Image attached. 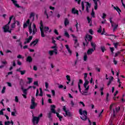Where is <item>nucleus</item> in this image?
<instances>
[{
    "instance_id": "dca6fc26",
    "label": "nucleus",
    "mask_w": 125,
    "mask_h": 125,
    "mask_svg": "<svg viewBox=\"0 0 125 125\" xmlns=\"http://www.w3.org/2000/svg\"><path fill=\"white\" fill-rule=\"evenodd\" d=\"M111 26L113 27V32H115V31H116V30L117 29V28H118V27L119 26V24L112 23Z\"/></svg>"
},
{
    "instance_id": "680f3d73",
    "label": "nucleus",
    "mask_w": 125,
    "mask_h": 125,
    "mask_svg": "<svg viewBox=\"0 0 125 125\" xmlns=\"http://www.w3.org/2000/svg\"><path fill=\"white\" fill-rule=\"evenodd\" d=\"M115 111L116 112H118L120 111V107H116L115 108Z\"/></svg>"
},
{
    "instance_id": "09e8293b",
    "label": "nucleus",
    "mask_w": 125,
    "mask_h": 125,
    "mask_svg": "<svg viewBox=\"0 0 125 125\" xmlns=\"http://www.w3.org/2000/svg\"><path fill=\"white\" fill-rule=\"evenodd\" d=\"M106 16H107L106 14L103 13V16L102 17V18H103V19H105V18H106Z\"/></svg>"
},
{
    "instance_id": "de8ad7c7",
    "label": "nucleus",
    "mask_w": 125,
    "mask_h": 125,
    "mask_svg": "<svg viewBox=\"0 0 125 125\" xmlns=\"http://www.w3.org/2000/svg\"><path fill=\"white\" fill-rule=\"evenodd\" d=\"M15 102H17V103H18L19 100L18 99V97L16 96L15 98Z\"/></svg>"
},
{
    "instance_id": "338daca9",
    "label": "nucleus",
    "mask_w": 125,
    "mask_h": 125,
    "mask_svg": "<svg viewBox=\"0 0 125 125\" xmlns=\"http://www.w3.org/2000/svg\"><path fill=\"white\" fill-rule=\"evenodd\" d=\"M42 113H41L40 115L38 116L39 119L40 120V118H42Z\"/></svg>"
},
{
    "instance_id": "f8f14e48",
    "label": "nucleus",
    "mask_w": 125,
    "mask_h": 125,
    "mask_svg": "<svg viewBox=\"0 0 125 125\" xmlns=\"http://www.w3.org/2000/svg\"><path fill=\"white\" fill-rule=\"evenodd\" d=\"M94 49L92 48H89L87 51V55H91L92 54L93 52H94Z\"/></svg>"
},
{
    "instance_id": "4d7b16f0",
    "label": "nucleus",
    "mask_w": 125,
    "mask_h": 125,
    "mask_svg": "<svg viewBox=\"0 0 125 125\" xmlns=\"http://www.w3.org/2000/svg\"><path fill=\"white\" fill-rule=\"evenodd\" d=\"M39 89H37V90H36V97H38L39 96Z\"/></svg>"
},
{
    "instance_id": "f03ea898",
    "label": "nucleus",
    "mask_w": 125,
    "mask_h": 125,
    "mask_svg": "<svg viewBox=\"0 0 125 125\" xmlns=\"http://www.w3.org/2000/svg\"><path fill=\"white\" fill-rule=\"evenodd\" d=\"M79 114L81 116L83 115V116L81 117V119L83 120V121H86L87 119V112L86 110L83 111V109L82 108H80L79 109Z\"/></svg>"
},
{
    "instance_id": "864d4df0",
    "label": "nucleus",
    "mask_w": 125,
    "mask_h": 125,
    "mask_svg": "<svg viewBox=\"0 0 125 125\" xmlns=\"http://www.w3.org/2000/svg\"><path fill=\"white\" fill-rule=\"evenodd\" d=\"M25 73H26V70H22V71H21V74L22 75L25 74Z\"/></svg>"
},
{
    "instance_id": "9b49d317",
    "label": "nucleus",
    "mask_w": 125,
    "mask_h": 125,
    "mask_svg": "<svg viewBox=\"0 0 125 125\" xmlns=\"http://www.w3.org/2000/svg\"><path fill=\"white\" fill-rule=\"evenodd\" d=\"M84 3H86V11L88 13L89 12V10H88V8H90L91 5L89 4V2H84Z\"/></svg>"
},
{
    "instance_id": "3c124183",
    "label": "nucleus",
    "mask_w": 125,
    "mask_h": 125,
    "mask_svg": "<svg viewBox=\"0 0 125 125\" xmlns=\"http://www.w3.org/2000/svg\"><path fill=\"white\" fill-rule=\"evenodd\" d=\"M51 93L52 94L53 96H55V91L54 90H52Z\"/></svg>"
},
{
    "instance_id": "bf43d9fd",
    "label": "nucleus",
    "mask_w": 125,
    "mask_h": 125,
    "mask_svg": "<svg viewBox=\"0 0 125 125\" xmlns=\"http://www.w3.org/2000/svg\"><path fill=\"white\" fill-rule=\"evenodd\" d=\"M12 65H13V67H15V66H16V63H15V61H14L12 62Z\"/></svg>"
},
{
    "instance_id": "ea45409f",
    "label": "nucleus",
    "mask_w": 125,
    "mask_h": 125,
    "mask_svg": "<svg viewBox=\"0 0 125 125\" xmlns=\"http://www.w3.org/2000/svg\"><path fill=\"white\" fill-rule=\"evenodd\" d=\"M98 33H101L102 32V26H100V28L99 29L97 30Z\"/></svg>"
},
{
    "instance_id": "c85d7f7f",
    "label": "nucleus",
    "mask_w": 125,
    "mask_h": 125,
    "mask_svg": "<svg viewBox=\"0 0 125 125\" xmlns=\"http://www.w3.org/2000/svg\"><path fill=\"white\" fill-rule=\"evenodd\" d=\"M73 41H74V43H75V47H78L79 46V43L78 42V40L77 39H74Z\"/></svg>"
},
{
    "instance_id": "6ab92c4d",
    "label": "nucleus",
    "mask_w": 125,
    "mask_h": 125,
    "mask_svg": "<svg viewBox=\"0 0 125 125\" xmlns=\"http://www.w3.org/2000/svg\"><path fill=\"white\" fill-rule=\"evenodd\" d=\"M113 8H114V9L116 10V11H117V12L119 13V15L121 14V12H122V11H121V9H120V8H119V7L113 6Z\"/></svg>"
},
{
    "instance_id": "7ed1b4c3",
    "label": "nucleus",
    "mask_w": 125,
    "mask_h": 125,
    "mask_svg": "<svg viewBox=\"0 0 125 125\" xmlns=\"http://www.w3.org/2000/svg\"><path fill=\"white\" fill-rule=\"evenodd\" d=\"M55 108H56V106L54 105H51V108L50 110L53 114H56L57 117L59 118L60 122L62 121V119H63V117H62L61 115L59 114V113L56 112V110H55Z\"/></svg>"
},
{
    "instance_id": "e2e57ef3",
    "label": "nucleus",
    "mask_w": 125,
    "mask_h": 125,
    "mask_svg": "<svg viewBox=\"0 0 125 125\" xmlns=\"http://www.w3.org/2000/svg\"><path fill=\"white\" fill-rule=\"evenodd\" d=\"M10 124V122H9V121L5 122V125H9Z\"/></svg>"
},
{
    "instance_id": "0e129e2a",
    "label": "nucleus",
    "mask_w": 125,
    "mask_h": 125,
    "mask_svg": "<svg viewBox=\"0 0 125 125\" xmlns=\"http://www.w3.org/2000/svg\"><path fill=\"white\" fill-rule=\"evenodd\" d=\"M95 14L94 13V12H93V10H92V13H91V16H92V17H94V15H95Z\"/></svg>"
},
{
    "instance_id": "423d86ee",
    "label": "nucleus",
    "mask_w": 125,
    "mask_h": 125,
    "mask_svg": "<svg viewBox=\"0 0 125 125\" xmlns=\"http://www.w3.org/2000/svg\"><path fill=\"white\" fill-rule=\"evenodd\" d=\"M40 31L41 32V36L42 38H44L45 35H44V32H43V25L42 24V21H41L40 22Z\"/></svg>"
},
{
    "instance_id": "473e14b6",
    "label": "nucleus",
    "mask_w": 125,
    "mask_h": 125,
    "mask_svg": "<svg viewBox=\"0 0 125 125\" xmlns=\"http://www.w3.org/2000/svg\"><path fill=\"white\" fill-rule=\"evenodd\" d=\"M101 49L102 51V52L104 53L105 51H106V48H105L104 46H101Z\"/></svg>"
},
{
    "instance_id": "0eeeda50",
    "label": "nucleus",
    "mask_w": 125,
    "mask_h": 125,
    "mask_svg": "<svg viewBox=\"0 0 125 125\" xmlns=\"http://www.w3.org/2000/svg\"><path fill=\"white\" fill-rule=\"evenodd\" d=\"M92 36L91 35H89L88 34L86 35L85 39V41L86 42V45H87V44H88V42H89V41H91V40H92Z\"/></svg>"
},
{
    "instance_id": "f3484780",
    "label": "nucleus",
    "mask_w": 125,
    "mask_h": 125,
    "mask_svg": "<svg viewBox=\"0 0 125 125\" xmlns=\"http://www.w3.org/2000/svg\"><path fill=\"white\" fill-rule=\"evenodd\" d=\"M65 47L67 50L68 53H69L70 55H72V50H71V49H70V47H69V45L68 44L65 45Z\"/></svg>"
},
{
    "instance_id": "7c9ffc66",
    "label": "nucleus",
    "mask_w": 125,
    "mask_h": 125,
    "mask_svg": "<svg viewBox=\"0 0 125 125\" xmlns=\"http://www.w3.org/2000/svg\"><path fill=\"white\" fill-rule=\"evenodd\" d=\"M14 111L11 112V115L12 116L15 117L16 116V114H17V111L15 109H14Z\"/></svg>"
},
{
    "instance_id": "774afa93",
    "label": "nucleus",
    "mask_w": 125,
    "mask_h": 125,
    "mask_svg": "<svg viewBox=\"0 0 125 125\" xmlns=\"http://www.w3.org/2000/svg\"><path fill=\"white\" fill-rule=\"evenodd\" d=\"M96 71H97V72H100V68H99V67H96Z\"/></svg>"
},
{
    "instance_id": "39448f33",
    "label": "nucleus",
    "mask_w": 125,
    "mask_h": 125,
    "mask_svg": "<svg viewBox=\"0 0 125 125\" xmlns=\"http://www.w3.org/2000/svg\"><path fill=\"white\" fill-rule=\"evenodd\" d=\"M38 105V104L35 102V98H32L31 99V104L30 105V109L32 110L35 109Z\"/></svg>"
},
{
    "instance_id": "aec40b11",
    "label": "nucleus",
    "mask_w": 125,
    "mask_h": 125,
    "mask_svg": "<svg viewBox=\"0 0 125 125\" xmlns=\"http://www.w3.org/2000/svg\"><path fill=\"white\" fill-rule=\"evenodd\" d=\"M91 46L93 48H92V49H94V50H95V49H96V43L93 42H91Z\"/></svg>"
},
{
    "instance_id": "603ef678",
    "label": "nucleus",
    "mask_w": 125,
    "mask_h": 125,
    "mask_svg": "<svg viewBox=\"0 0 125 125\" xmlns=\"http://www.w3.org/2000/svg\"><path fill=\"white\" fill-rule=\"evenodd\" d=\"M78 88L79 89L80 92H81V93H82L83 92H82V88H81V85L80 84H78Z\"/></svg>"
},
{
    "instance_id": "9d476101",
    "label": "nucleus",
    "mask_w": 125,
    "mask_h": 125,
    "mask_svg": "<svg viewBox=\"0 0 125 125\" xmlns=\"http://www.w3.org/2000/svg\"><path fill=\"white\" fill-rule=\"evenodd\" d=\"M43 31L45 32V33H51V30H49V27H44V28L43 27Z\"/></svg>"
},
{
    "instance_id": "052dcab7",
    "label": "nucleus",
    "mask_w": 125,
    "mask_h": 125,
    "mask_svg": "<svg viewBox=\"0 0 125 125\" xmlns=\"http://www.w3.org/2000/svg\"><path fill=\"white\" fill-rule=\"evenodd\" d=\"M70 104L72 107H74V106L75 105V103H74V102H73V101H71Z\"/></svg>"
},
{
    "instance_id": "69168bd1",
    "label": "nucleus",
    "mask_w": 125,
    "mask_h": 125,
    "mask_svg": "<svg viewBox=\"0 0 125 125\" xmlns=\"http://www.w3.org/2000/svg\"><path fill=\"white\" fill-rule=\"evenodd\" d=\"M17 58H18V59H21V58H22V56L21 55H19L17 56Z\"/></svg>"
},
{
    "instance_id": "49530a36",
    "label": "nucleus",
    "mask_w": 125,
    "mask_h": 125,
    "mask_svg": "<svg viewBox=\"0 0 125 125\" xmlns=\"http://www.w3.org/2000/svg\"><path fill=\"white\" fill-rule=\"evenodd\" d=\"M53 53H54V51H49V54L52 56V55H53Z\"/></svg>"
},
{
    "instance_id": "cd10ccee",
    "label": "nucleus",
    "mask_w": 125,
    "mask_h": 125,
    "mask_svg": "<svg viewBox=\"0 0 125 125\" xmlns=\"http://www.w3.org/2000/svg\"><path fill=\"white\" fill-rule=\"evenodd\" d=\"M85 91H83V92H82V95H84L85 96H87V95H90L91 93H89V94H87V90H84Z\"/></svg>"
},
{
    "instance_id": "2eb2a0df",
    "label": "nucleus",
    "mask_w": 125,
    "mask_h": 125,
    "mask_svg": "<svg viewBox=\"0 0 125 125\" xmlns=\"http://www.w3.org/2000/svg\"><path fill=\"white\" fill-rule=\"evenodd\" d=\"M38 42H39V39H36L30 43V46H32V45L35 46V45H36Z\"/></svg>"
},
{
    "instance_id": "ddd939ff",
    "label": "nucleus",
    "mask_w": 125,
    "mask_h": 125,
    "mask_svg": "<svg viewBox=\"0 0 125 125\" xmlns=\"http://www.w3.org/2000/svg\"><path fill=\"white\" fill-rule=\"evenodd\" d=\"M71 12L72 14H77V15H79V11L76 10V8H73Z\"/></svg>"
},
{
    "instance_id": "13d9d810",
    "label": "nucleus",
    "mask_w": 125,
    "mask_h": 125,
    "mask_svg": "<svg viewBox=\"0 0 125 125\" xmlns=\"http://www.w3.org/2000/svg\"><path fill=\"white\" fill-rule=\"evenodd\" d=\"M109 48H110L112 53H114V47H110Z\"/></svg>"
},
{
    "instance_id": "79ce46f5",
    "label": "nucleus",
    "mask_w": 125,
    "mask_h": 125,
    "mask_svg": "<svg viewBox=\"0 0 125 125\" xmlns=\"http://www.w3.org/2000/svg\"><path fill=\"white\" fill-rule=\"evenodd\" d=\"M40 93L39 94V96H42L43 95V93H42V88H40Z\"/></svg>"
},
{
    "instance_id": "6e6d98bb",
    "label": "nucleus",
    "mask_w": 125,
    "mask_h": 125,
    "mask_svg": "<svg viewBox=\"0 0 125 125\" xmlns=\"http://www.w3.org/2000/svg\"><path fill=\"white\" fill-rule=\"evenodd\" d=\"M89 33L91 35H93V31H92V29H89Z\"/></svg>"
},
{
    "instance_id": "f257e3e1",
    "label": "nucleus",
    "mask_w": 125,
    "mask_h": 125,
    "mask_svg": "<svg viewBox=\"0 0 125 125\" xmlns=\"http://www.w3.org/2000/svg\"><path fill=\"white\" fill-rule=\"evenodd\" d=\"M13 17H14V16H11L9 18V21L8 22V23L3 27L2 28L3 29L4 33H7V32H8V33H11V31H12V29H9V24H10L11 22V20H12V18H13Z\"/></svg>"
},
{
    "instance_id": "e433bc0d",
    "label": "nucleus",
    "mask_w": 125,
    "mask_h": 125,
    "mask_svg": "<svg viewBox=\"0 0 125 125\" xmlns=\"http://www.w3.org/2000/svg\"><path fill=\"white\" fill-rule=\"evenodd\" d=\"M87 20L88 21V24H89L90 23V26H91V19H90L89 17H87Z\"/></svg>"
},
{
    "instance_id": "5fc2aeb1",
    "label": "nucleus",
    "mask_w": 125,
    "mask_h": 125,
    "mask_svg": "<svg viewBox=\"0 0 125 125\" xmlns=\"http://www.w3.org/2000/svg\"><path fill=\"white\" fill-rule=\"evenodd\" d=\"M121 54V52H117L115 53V57H117V56H118V55H119V54Z\"/></svg>"
},
{
    "instance_id": "b1692460",
    "label": "nucleus",
    "mask_w": 125,
    "mask_h": 125,
    "mask_svg": "<svg viewBox=\"0 0 125 125\" xmlns=\"http://www.w3.org/2000/svg\"><path fill=\"white\" fill-rule=\"evenodd\" d=\"M65 114H63L64 117H66V116H68V117H71V116H72V115H71V112H70L69 110H67L65 112Z\"/></svg>"
},
{
    "instance_id": "72a5a7b5",
    "label": "nucleus",
    "mask_w": 125,
    "mask_h": 125,
    "mask_svg": "<svg viewBox=\"0 0 125 125\" xmlns=\"http://www.w3.org/2000/svg\"><path fill=\"white\" fill-rule=\"evenodd\" d=\"M69 24V20H68V19H65L64 20V26L65 27Z\"/></svg>"
},
{
    "instance_id": "c9c22d12",
    "label": "nucleus",
    "mask_w": 125,
    "mask_h": 125,
    "mask_svg": "<svg viewBox=\"0 0 125 125\" xmlns=\"http://www.w3.org/2000/svg\"><path fill=\"white\" fill-rule=\"evenodd\" d=\"M64 36L65 37H66V38H68L69 39V38H70V35H69V33H68V32L67 31H64Z\"/></svg>"
},
{
    "instance_id": "8fccbe9b",
    "label": "nucleus",
    "mask_w": 125,
    "mask_h": 125,
    "mask_svg": "<svg viewBox=\"0 0 125 125\" xmlns=\"http://www.w3.org/2000/svg\"><path fill=\"white\" fill-rule=\"evenodd\" d=\"M48 85H49V84H48V83L47 82H45V86L46 87V88H48Z\"/></svg>"
},
{
    "instance_id": "c03bdc74",
    "label": "nucleus",
    "mask_w": 125,
    "mask_h": 125,
    "mask_svg": "<svg viewBox=\"0 0 125 125\" xmlns=\"http://www.w3.org/2000/svg\"><path fill=\"white\" fill-rule=\"evenodd\" d=\"M82 10H84V2H82Z\"/></svg>"
},
{
    "instance_id": "f704fd0d",
    "label": "nucleus",
    "mask_w": 125,
    "mask_h": 125,
    "mask_svg": "<svg viewBox=\"0 0 125 125\" xmlns=\"http://www.w3.org/2000/svg\"><path fill=\"white\" fill-rule=\"evenodd\" d=\"M31 25H32V23L30 24V25L28 27L30 35H31V34L33 33V30H32V27L31 26Z\"/></svg>"
},
{
    "instance_id": "1a4fd4ad",
    "label": "nucleus",
    "mask_w": 125,
    "mask_h": 125,
    "mask_svg": "<svg viewBox=\"0 0 125 125\" xmlns=\"http://www.w3.org/2000/svg\"><path fill=\"white\" fill-rule=\"evenodd\" d=\"M33 40V36H29L28 38H26L25 39V41L24 42L23 44H27V43H29L31 40Z\"/></svg>"
},
{
    "instance_id": "20e7f679",
    "label": "nucleus",
    "mask_w": 125,
    "mask_h": 125,
    "mask_svg": "<svg viewBox=\"0 0 125 125\" xmlns=\"http://www.w3.org/2000/svg\"><path fill=\"white\" fill-rule=\"evenodd\" d=\"M86 78H87V73L84 74V79L85 82L83 84V86L85 88V90H88L89 89V86H88V83H89V82H88L86 80Z\"/></svg>"
},
{
    "instance_id": "5701e85b",
    "label": "nucleus",
    "mask_w": 125,
    "mask_h": 125,
    "mask_svg": "<svg viewBox=\"0 0 125 125\" xmlns=\"http://www.w3.org/2000/svg\"><path fill=\"white\" fill-rule=\"evenodd\" d=\"M11 0L12 1L13 3L14 4L16 7H18V8L20 7L19 5L17 3V1L15 0Z\"/></svg>"
},
{
    "instance_id": "58836bf2",
    "label": "nucleus",
    "mask_w": 125,
    "mask_h": 125,
    "mask_svg": "<svg viewBox=\"0 0 125 125\" xmlns=\"http://www.w3.org/2000/svg\"><path fill=\"white\" fill-rule=\"evenodd\" d=\"M21 89L23 91V94H27V90H28L27 89H24L22 87Z\"/></svg>"
},
{
    "instance_id": "a18cd8bd",
    "label": "nucleus",
    "mask_w": 125,
    "mask_h": 125,
    "mask_svg": "<svg viewBox=\"0 0 125 125\" xmlns=\"http://www.w3.org/2000/svg\"><path fill=\"white\" fill-rule=\"evenodd\" d=\"M113 44L114 45V47L117 48L118 47V45H119V42L114 43Z\"/></svg>"
},
{
    "instance_id": "4468645a",
    "label": "nucleus",
    "mask_w": 125,
    "mask_h": 125,
    "mask_svg": "<svg viewBox=\"0 0 125 125\" xmlns=\"http://www.w3.org/2000/svg\"><path fill=\"white\" fill-rule=\"evenodd\" d=\"M33 28V31H32V35H35L36 32H37V28H36V24L33 23L32 25Z\"/></svg>"
},
{
    "instance_id": "37998d69",
    "label": "nucleus",
    "mask_w": 125,
    "mask_h": 125,
    "mask_svg": "<svg viewBox=\"0 0 125 125\" xmlns=\"http://www.w3.org/2000/svg\"><path fill=\"white\" fill-rule=\"evenodd\" d=\"M5 89H6V88L5 87V86L3 87V88L1 90V93H2V94H3L4 92H5Z\"/></svg>"
},
{
    "instance_id": "c756f323",
    "label": "nucleus",
    "mask_w": 125,
    "mask_h": 125,
    "mask_svg": "<svg viewBox=\"0 0 125 125\" xmlns=\"http://www.w3.org/2000/svg\"><path fill=\"white\" fill-rule=\"evenodd\" d=\"M52 112L51 111H50L49 112V113H47V117L49 119H51L52 117Z\"/></svg>"
},
{
    "instance_id": "bb28decb",
    "label": "nucleus",
    "mask_w": 125,
    "mask_h": 125,
    "mask_svg": "<svg viewBox=\"0 0 125 125\" xmlns=\"http://www.w3.org/2000/svg\"><path fill=\"white\" fill-rule=\"evenodd\" d=\"M114 80V77H111L109 79V81L107 83V86H109L112 83V82H113V80Z\"/></svg>"
},
{
    "instance_id": "a878e982",
    "label": "nucleus",
    "mask_w": 125,
    "mask_h": 125,
    "mask_svg": "<svg viewBox=\"0 0 125 125\" xmlns=\"http://www.w3.org/2000/svg\"><path fill=\"white\" fill-rule=\"evenodd\" d=\"M27 62H29V63H31L32 61H33V59L32 58V57L28 56L26 59Z\"/></svg>"
},
{
    "instance_id": "a19ab883",
    "label": "nucleus",
    "mask_w": 125,
    "mask_h": 125,
    "mask_svg": "<svg viewBox=\"0 0 125 125\" xmlns=\"http://www.w3.org/2000/svg\"><path fill=\"white\" fill-rule=\"evenodd\" d=\"M15 24H16V22H14L13 23H12L11 25V28L12 30V29H14V28H15Z\"/></svg>"
},
{
    "instance_id": "4c0bfd02",
    "label": "nucleus",
    "mask_w": 125,
    "mask_h": 125,
    "mask_svg": "<svg viewBox=\"0 0 125 125\" xmlns=\"http://www.w3.org/2000/svg\"><path fill=\"white\" fill-rule=\"evenodd\" d=\"M27 80L29 81L28 83H33V79L31 78H27Z\"/></svg>"
},
{
    "instance_id": "412c9836",
    "label": "nucleus",
    "mask_w": 125,
    "mask_h": 125,
    "mask_svg": "<svg viewBox=\"0 0 125 125\" xmlns=\"http://www.w3.org/2000/svg\"><path fill=\"white\" fill-rule=\"evenodd\" d=\"M66 80L68 82H66L67 84H69L70 83V82H71V77L69 75L66 76Z\"/></svg>"
},
{
    "instance_id": "a211bd4d",
    "label": "nucleus",
    "mask_w": 125,
    "mask_h": 125,
    "mask_svg": "<svg viewBox=\"0 0 125 125\" xmlns=\"http://www.w3.org/2000/svg\"><path fill=\"white\" fill-rule=\"evenodd\" d=\"M114 107H115V104H111L109 107V110H110V111H112V110H113V114H115L116 111H115V109L113 108Z\"/></svg>"
},
{
    "instance_id": "2f4dec72",
    "label": "nucleus",
    "mask_w": 125,
    "mask_h": 125,
    "mask_svg": "<svg viewBox=\"0 0 125 125\" xmlns=\"http://www.w3.org/2000/svg\"><path fill=\"white\" fill-rule=\"evenodd\" d=\"M83 61H86L87 60V54L85 53L83 57Z\"/></svg>"
},
{
    "instance_id": "4be33fe9",
    "label": "nucleus",
    "mask_w": 125,
    "mask_h": 125,
    "mask_svg": "<svg viewBox=\"0 0 125 125\" xmlns=\"http://www.w3.org/2000/svg\"><path fill=\"white\" fill-rule=\"evenodd\" d=\"M29 18L32 19V21H34L35 20V13H31L30 15L29 16Z\"/></svg>"
},
{
    "instance_id": "393cba45",
    "label": "nucleus",
    "mask_w": 125,
    "mask_h": 125,
    "mask_svg": "<svg viewBox=\"0 0 125 125\" xmlns=\"http://www.w3.org/2000/svg\"><path fill=\"white\" fill-rule=\"evenodd\" d=\"M29 24H30V20L28 19L27 21H26V23H24L23 24V28H26V27H27Z\"/></svg>"
},
{
    "instance_id": "6e6552de",
    "label": "nucleus",
    "mask_w": 125,
    "mask_h": 125,
    "mask_svg": "<svg viewBox=\"0 0 125 125\" xmlns=\"http://www.w3.org/2000/svg\"><path fill=\"white\" fill-rule=\"evenodd\" d=\"M32 122L34 125L35 124H36L37 125H38V124H39V122H40V119L37 116H33Z\"/></svg>"
}]
</instances>
